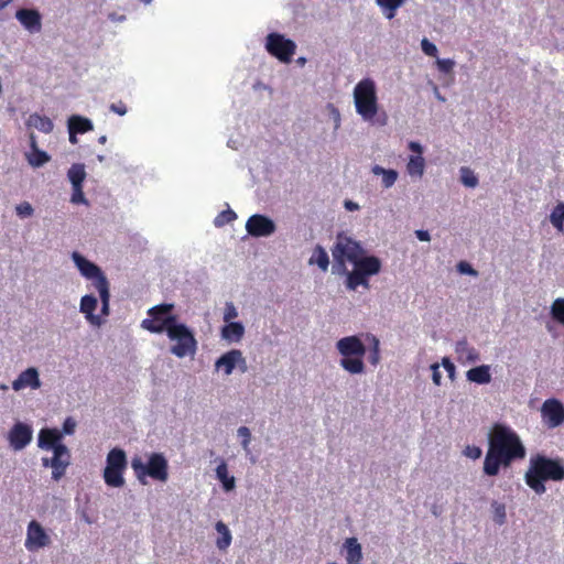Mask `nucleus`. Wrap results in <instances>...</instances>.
Instances as JSON below:
<instances>
[{
  "label": "nucleus",
  "instance_id": "1",
  "mask_svg": "<svg viewBox=\"0 0 564 564\" xmlns=\"http://www.w3.org/2000/svg\"><path fill=\"white\" fill-rule=\"evenodd\" d=\"M527 451L519 435L505 424H494L488 435V449L482 470L489 477L499 474L500 468H509L513 462L523 459Z\"/></svg>",
  "mask_w": 564,
  "mask_h": 564
},
{
  "label": "nucleus",
  "instance_id": "2",
  "mask_svg": "<svg viewBox=\"0 0 564 564\" xmlns=\"http://www.w3.org/2000/svg\"><path fill=\"white\" fill-rule=\"evenodd\" d=\"M524 480L536 495H543L546 491L545 481L564 480V464L561 459H553L541 454L532 456Z\"/></svg>",
  "mask_w": 564,
  "mask_h": 564
},
{
  "label": "nucleus",
  "instance_id": "3",
  "mask_svg": "<svg viewBox=\"0 0 564 564\" xmlns=\"http://www.w3.org/2000/svg\"><path fill=\"white\" fill-rule=\"evenodd\" d=\"M338 352L343 356L339 364L347 372L360 375L365 372L362 360L366 354V346L358 336H347L336 343Z\"/></svg>",
  "mask_w": 564,
  "mask_h": 564
},
{
  "label": "nucleus",
  "instance_id": "4",
  "mask_svg": "<svg viewBox=\"0 0 564 564\" xmlns=\"http://www.w3.org/2000/svg\"><path fill=\"white\" fill-rule=\"evenodd\" d=\"M131 467L142 485L147 484V477L160 482L169 479V463L162 453H152L147 463H143L140 457H134Z\"/></svg>",
  "mask_w": 564,
  "mask_h": 564
},
{
  "label": "nucleus",
  "instance_id": "5",
  "mask_svg": "<svg viewBox=\"0 0 564 564\" xmlns=\"http://www.w3.org/2000/svg\"><path fill=\"white\" fill-rule=\"evenodd\" d=\"M356 112L365 120L372 121L378 112L376 84L371 78L361 79L354 88Z\"/></svg>",
  "mask_w": 564,
  "mask_h": 564
},
{
  "label": "nucleus",
  "instance_id": "6",
  "mask_svg": "<svg viewBox=\"0 0 564 564\" xmlns=\"http://www.w3.org/2000/svg\"><path fill=\"white\" fill-rule=\"evenodd\" d=\"M166 336L172 343L170 347L172 355L177 358L195 355L197 340L193 330L186 324L177 321L172 327H169Z\"/></svg>",
  "mask_w": 564,
  "mask_h": 564
},
{
  "label": "nucleus",
  "instance_id": "7",
  "mask_svg": "<svg viewBox=\"0 0 564 564\" xmlns=\"http://www.w3.org/2000/svg\"><path fill=\"white\" fill-rule=\"evenodd\" d=\"M174 305L163 303L151 307L148 311L149 317L143 319L141 327L153 334L166 333L177 321V315L173 314Z\"/></svg>",
  "mask_w": 564,
  "mask_h": 564
},
{
  "label": "nucleus",
  "instance_id": "8",
  "mask_svg": "<svg viewBox=\"0 0 564 564\" xmlns=\"http://www.w3.org/2000/svg\"><path fill=\"white\" fill-rule=\"evenodd\" d=\"M127 455L123 449L115 447L109 451L106 458L104 480L106 485L120 488L124 485L123 473L127 469Z\"/></svg>",
  "mask_w": 564,
  "mask_h": 564
},
{
  "label": "nucleus",
  "instance_id": "9",
  "mask_svg": "<svg viewBox=\"0 0 564 564\" xmlns=\"http://www.w3.org/2000/svg\"><path fill=\"white\" fill-rule=\"evenodd\" d=\"M364 253L365 251L358 241L343 234L337 236L336 242L332 248L334 261L343 272H346V262L354 264Z\"/></svg>",
  "mask_w": 564,
  "mask_h": 564
},
{
  "label": "nucleus",
  "instance_id": "10",
  "mask_svg": "<svg viewBox=\"0 0 564 564\" xmlns=\"http://www.w3.org/2000/svg\"><path fill=\"white\" fill-rule=\"evenodd\" d=\"M267 51L279 61L289 63L295 54L296 45L292 40L279 33H270L265 42Z\"/></svg>",
  "mask_w": 564,
  "mask_h": 564
},
{
  "label": "nucleus",
  "instance_id": "11",
  "mask_svg": "<svg viewBox=\"0 0 564 564\" xmlns=\"http://www.w3.org/2000/svg\"><path fill=\"white\" fill-rule=\"evenodd\" d=\"M541 415L549 429L557 427L564 423V405L557 399H547L542 404Z\"/></svg>",
  "mask_w": 564,
  "mask_h": 564
},
{
  "label": "nucleus",
  "instance_id": "12",
  "mask_svg": "<svg viewBox=\"0 0 564 564\" xmlns=\"http://www.w3.org/2000/svg\"><path fill=\"white\" fill-rule=\"evenodd\" d=\"M72 259L75 262V264L78 268L82 275H84L86 279H89L93 281L91 285L95 289L99 288L100 280H107V278L104 274V272L101 271V269L97 264L87 260L79 252L74 251L72 254Z\"/></svg>",
  "mask_w": 564,
  "mask_h": 564
},
{
  "label": "nucleus",
  "instance_id": "13",
  "mask_svg": "<svg viewBox=\"0 0 564 564\" xmlns=\"http://www.w3.org/2000/svg\"><path fill=\"white\" fill-rule=\"evenodd\" d=\"M51 544V539L43 527L35 520H32L26 530L25 547L33 552Z\"/></svg>",
  "mask_w": 564,
  "mask_h": 564
},
{
  "label": "nucleus",
  "instance_id": "14",
  "mask_svg": "<svg viewBox=\"0 0 564 564\" xmlns=\"http://www.w3.org/2000/svg\"><path fill=\"white\" fill-rule=\"evenodd\" d=\"M246 229L252 237H268L275 231V224L269 217L256 214L247 220Z\"/></svg>",
  "mask_w": 564,
  "mask_h": 564
},
{
  "label": "nucleus",
  "instance_id": "15",
  "mask_svg": "<svg viewBox=\"0 0 564 564\" xmlns=\"http://www.w3.org/2000/svg\"><path fill=\"white\" fill-rule=\"evenodd\" d=\"M70 463V454L66 446H56L53 451V457L50 459L52 467V478L59 480L66 473Z\"/></svg>",
  "mask_w": 564,
  "mask_h": 564
},
{
  "label": "nucleus",
  "instance_id": "16",
  "mask_svg": "<svg viewBox=\"0 0 564 564\" xmlns=\"http://www.w3.org/2000/svg\"><path fill=\"white\" fill-rule=\"evenodd\" d=\"M8 440L14 451H21L32 441V429L28 424L18 422L10 430Z\"/></svg>",
  "mask_w": 564,
  "mask_h": 564
},
{
  "label": "nucleus",
  "instance_id": "17",
  "mask_svg": "<svg viewBox=\"0 0 564 564\" xmlns=\"http://www.w3.org/2000/svg\"><path fill=\"white\" fill-rule=\"evenodd\" d=\"M236 366H238L242 372L247 370L246 359L238 349L227 351L216 361V368L223 369L226 375H230Z\"/></svg>",
  "mask_w": 564,
  "mask_h": 564
},
{
  "label": "nucleus",
  "instance_id": "18",
  "mask_svg": "<svg viewBox=\"0 0 564 564\" xmlns=\"http://www.w3.org/2000/svg\"><path fill=\"white\" fill-rule=\"evenodd\" d=\"M408 147L412 152L416 153V155H411L409 158L406 172L411 176L421 177L424 174L425 169V160L422 156L423 147L416 141H410Z\"/></svg>",
  "mask_w": 564,
  "mask_h": 564
},
{
  "label": "nucleus",
  "instance_id": "19",
  "mask_svg": "<svg viewBox=\"0 0 564 564\" xmlns=\"http://www.w3.org/2000/svg\"><path fill=\"white\" fill-rule=\"evenodd\" d=\"M62 438L63 433L57 429H42L39 433L37 445L42 449L54 451L56 446H65Z\"/></svg>",
  "mask_w": 564,
  "mask_h": 564
},
{
  "label": "nucleus",
  "instance_id": "20",
  "mask_svg": "<svg viewBox=\"0 0 564 564\" xmlns=\"http://www.w3.org/2000/svg\"><path fill=\"white\" fill-rule=\"evenodd\" d=\"M41 387V381L39 378V372L35 368L31 367L26 370L22 371L18 378L12 382V388L15 391H20L25 388L39 389Z\"/></svg>",
  "mask_w": 564,
  "mask_h": 564
},
{
  "label": "nucleus",
  "instance_id": "21",
  "mask_svg": "<svg viewBox=\"0 0 564 564\" xmlns=\"http://www.w3.org/2000/svg\"><path fill=\"white\" fill-rule=\"evenodd\" d=\"M19 22L30 32H39L41 30V14L33 9H20L15 13Z\"/></svg>",
  "mask_w": 564,
  "mask_h": 564
},
{
  "label": "nucleus",
  "instance_id": "22",
  "mask_svg": "<svg viewBox=\"0 0 564 564\" xmlns=\"http://www.w3.org/2000/svg\"><path fill=\"white\" fill-rule=\"evenodd\" d=\"M30 148L31 151L26 154V160L31 166L40 167L50 162L51 156L45 151L39 149L34 133L30 134Z\"/></svg>",
  "mask_w": 564,
  "mask_h": 564
},
{
  "label": "nucleus",
  "instance_id": "23",
  "mask_svg": "<svg viewBox=\"0 0 564 564\" xmlns=\"http://www.w3.org/2000/svg\"><path fill=\"white\" fill-rule=\"evenodd\" d=\"M97 304L98 302L96 296L91 294L84 295L80 300V312L85 314L90 324L99 326L102 323L101 316L94 314V311L97 308Z\"/></svg>",
  "mask_w": 564,
  "mask_h": 564
},
{
  "label": "nucleus",
  "instance_id": "24",
  "mask_svg": "<svg viewBox=\"0 0 564 564\" xmlns=\"http://www.w3.org/2000/svg\"><path fill=\"white\" fill-rule=\"evenodd\" d=\"M354 267L358 269L366 276L375 275L380 272L381 262L375 256L364 257L361 256L354 262Z\"/></svg>",
  "mask_w": 564,
  "mask_h": 564
},
{
  "label": "nucleus",
  "instance_id": "25",
  "mask_svg": "<svg viewBox=\"0 0 564 564\" xmlns=\"http://www.w3.org/2000/svg\"><path fill=\"white\" fill-rule=\"evenodd\" d=\"M455 351L458 360L462 362H476L479 359V352L467 340H459L455 345Z\"/></svg>",
  "mask_w": 564,
  "mask_h": 564
},
{
  "label": "nucleus",
  "instance_id": "26",
  "mask_svg": "<svg viewBox=\"0 0 564 564\" xmlns=\"http://www.w3.org/2000/svg\"><path fill=\"white\" fill-rule=\"evenodd\" d=\"M347 564H361V545L356 538H349L345 542Z\"/></svg>",
  "mask_w": 564,
  "mask_h": 564
},
{
  "label": "nucleus",
  "instance_id": "27",
  "mask_svg": "<svg viewBox=\"0 0 564 564\" xmlns=\"http://www.w3.org/2000/svg\"><path fill=\"white\" fill-rule=\"evenodd\" d=\"M466 377L469 381L478 384H487L491 381L490 368L481 365L467 371Z\"/></svg>",
  "mask_w": 564,
  "mask_h": 564
},
{
  "label": "nucleus",
  "instance_id": "28",
  "mask_svg": "<svg viewBox=\"0 0 564 564\" xmlns=\"http://www.w3.org/2000/svg\"><path fill=\"white\" fill-rule=\"evenodd\" d=\"M94 129L93 122L85 117L74 115L68 119V132L86 133Z\"/></svg>",
  "mask_w": 564,
  "mask_h": 564
},
{
  "label": "nucleus",
  "instance_id": "29",
  "mask_svg": "<svg viewBox=\"0 0 564 564\" xmlns=\"http://www.w3.org/2000/svg\"><path fill=\"white\" fill-rule=\"evenodd\" d=\"M245 334L241 323L230 322L221 329V336L228 341H239Z\"/></svg>",
  "mask_w": 564,
  "mask_h": 564
},
{
  "label": "nucleus",
  "instance_id": "30",
  "mask_svg": "<svg viewBox=\"0 0 564 564\" xmlns=\"http://www.w3.org/2000/svg\"><path fill=\"white\" fill-rule=\"evenodd\" d=\"M28 123L29 126L34 127L35 129L44 133L52 132L54 128L53 121L48 117L41 116L37 113L31 115Z\"/></svg>",
  "mask_w": 564,
  "mask_h": 564
},
{
  "label": "nucleus",
  "instance_id": "31",
  "mask_svg": "<svg viewBox=\"0 0 564 564\" xmlns=\"http://www.w3.org/2000/svg\"><path fill=\"white\" fill-rule=\"evenodd\" d=\"M372 173L375 175H382V185L384 188L391 187L398 180V172L395 170H386L380 165H375L372 167Z\"/></svg>",
  "mask_w": 564,
  "mask_h": 564
},
{
  "label": "nucleus",
  "instance_id": "32",
  "mask_svg": "<svg viewBox=\"0 0 564 564\" xmlns=\"http://www.w3.org/2000/svg\"><path fill=\"white\" fill-rule=\"evenodd\" d=\"M215 528L219 534V538L216 541V545L219 550H226L231 543V533L223 521H218Z\"/></svg>",
  "mask_w": 564,
  "mask_h": 564
},
{
  "label": "nucleus",
  "instance_id": "33",
  "mask_svg": "<svg viewBox=\"0 0 564 564\" xmlns=\"http://www.w3.org/2000/svg\"><path fill=\"white\" fill-rule=\"evenodd\" d=\"M367 278L368 276L354 267V270L347 273V288L349 290H356L359 285L368 288L369 284Z\"/></svg>",
  "mask_w": 564,
  "mask_h": 564
},
{
  "label": "nucleus",
  "instance_id": "34",
  "mask_svg": "<svg viewBox=\"0 0 564 564\" xmlns=\"http://www.w3.org/2000/svg\"><path fill=\"white\" fill-rule=\"evenodd\" d=\"M216 476L221 481L226 491L232 490L235 487V478L229 476L227 464L223 460L216 468Z\"/></svg>",
  "mask_w": 564,
  "mask_h": 564
},
{
  "label": "nucleus",
  "instance_id": "35",
  "mask_svg": "<svg viewBox=\"0 0 564 564\" xmlns=\"http://www.w3.org/2000/svg\"><path fill=\"white\" fill-rule=\"evenodd\" d=\"M99 293L101 301V315H109V302H110V291H109V282L108 280H100L99 288L96 289Z\"/></svg>",
  "mask_w": 564,
  "mask_h": 564
},
{
  "label": "nucleus",
  "instance_id": "36",
  "mask_svg": "<svg viewBox=\"0 0 564 564\" xmlns=\"http://www.w3.org/2000/svg\"><path fill=\"white\" fill-rule=\"evenodd\" d=\"M68 178L73 185V187L83 186V182L86 177V172L83 164H74L68 170Z\"/></svg>",
  "mask_w": 564,
  "mask_h": 564
},
{
  "label": "nucleus",
  "instance_id": "37",
  "mask_svg": "<svg viewBox=\"0 0 564 564\" xmlns=\"http://www.w3.org/2000/svg\"><path fill=\"white\" fill-rule=\"evenodd\" d=\"M551 224L558 230L564 232V203H558L550 215Z\"/></svg>",
  "mask_w": 564,
  "mask_h": 564
},
{
  "label": "nucleus",
  "instance_id": "38",
  "mask_svg": "<svg viewBox=\"0 0 564 564\" xmlns=\"http://www.w3.org/2000/svg\"><path fill=\"white\" fill-rule=\"evenodd\" d=\"M316 263L323 271H326L329 265V258L327 252L322 246H316L313 257L310 259V263Z\"/></svg>",
  "mask_w": 564,
  "mask_h": 564
},
{
  "label": "nucleus",
  "instance_id": "39",
  "mask_svg": "<svg viewBox=\"0 0 564 564\" xmlns=\"http://www.w3.org/2000/svg\"><path fill=\"white\" fill-rule=\"evenodd\" d=\"M551 315L554 321L564 326V299H556L551 306Z\"/></svg>",
  "mask_w": 564,
  "mask_h": 564
},
{
  "label": "nucleus",
  "instance_id": "40",
  "mask_svg": "<svg viewBox=\"0 0 564 564\" xmlns=\"http://www.w3.org/2000/svg\"><path fill=\"white\" fill-rule=\"evenodd\" d=\"M405 0H377L378 6L382 9L388 10L386 14L388 19H392L395 14V10L402 6Z\"/></svg>",
  "mask_w": 564,
  "mask_h": 564
},
{
  "label": "nucleus",
  "instance_id": "41",
  "mask_svg": "<svg viewBox=\"0 0 564 564\" xmlns=\"http://www.w3.org/2000/svg\"><path fill=\"white\" fill-rule=\"evenodd\" d=\"M236 218H237V215L234 210H231V209L223 210L221 213H219L216 216V218L214 220V225L216 227H223L226 224L234 221Z\"/></svg>",
  "mask_w": 564,
  "mask_h": 564
},
{
  "label": "nucleus",
  "instance_id": "42",
  "mask_svg": "<svg viewBox=\"0 0 564 564\" xmlns=\"http://www.w3.org/2000/svg\"><path fill=\"white\" fill-rule=\"evenodd\" d=\"M462 182L465 186L475 187L478 184V178L468 167H462Z\"/></svg>",
  "mask_w": 564,
  "mask_h": 564
},
{
  "label": "nucleus",
  "instance_id": "43",
  "mask_svg": "<svg viewBox=\"0 0 564 564\" xmlns=\"http://www.w3.org/2000/svg\"><path fill=\"white\" fill-rule=\"evenodd\" d=\"M368 359L372 366H377L380 361L379 340L376 337L372 338V347L370 349Z\"/></svg>",
  "mask_w": 564,
  "mask_h": 564
},
{
  "label": "nucleus",
  "instance_id": "44",
  "mask_svg": "<svg viewBox=\"0 0 564 564\" xmlns=\"http://www.w3.org/2000/svg\"><path fill=\"white\" fill-rule=\"evenodd\" d=\"M421 47L425 55L432 56V57L437 56V53H438L437 47L435 46V44L430 42L427 39L422 40Z\"/></svg>",
  "mask_w": 564,
  "mask_h": 564
},
{
  "label": "nucleus",
  "instance_id": "45",
  "mask_svg": "<svg viewBox=\"0 0 564 564\" xmlns=\"http://www.w3.org/2000/svg\"><path fill=\"white\" fill-rule=\"evenodd\" d=\"M17 214L20 217H30L33 215V207L30 203L23 202L15 207Z\"/></svg>",
  "mask_w": 564,
  "mask_h": 564
},
{
  "label": "nucleus",
  "instance_id": "46",
  "mask_svg": "<svg viewBox=\"0 0 564 564\" xmlns=\"http://www.w3.org/2000/svg\"><path fill=\"white\" fill-rule=\"evenodd\" d=\"M436 65H437V68L440 72L448 74L453 70L455 63H454V61H452L449 58H446V59L438 58L436 61Z\"/></svg>",
  "mask_w": 564,
  "mask_h": 564
},
{
  "label": "nucleus",
  "instance_id": "47",
  "mask_svg": "<svg viewBox=\"0 0 564 564\" xmlns=\"http://www.w3.org/2000/svg\"><path fill=\"white\" fill-rule=\"evenodd\" d=\"M70 202L74 204H87V200L83 192V186L73 187Z\"/></svg>",
  "mask_w": 564,
  "mask_h": 564
},
{
  "label": "nucleus",
  "instance_id": "48",
  "mask_svg": "<svg viewBox=\"0 0 564 564\" xmlns=\"http://www.w3.org/2000/svg\"><path fill=\"white\" fill-rule=\"evenodd\" d=\"M238 435L242 438L241 445L245 449H248V446L251 441V433L250 430L246 426H240L238 429Z\"/></svg>",
  "mask_w": 564,
  "mask_h": 564
},
{
  "label": "nucleus",
  "instance_id": "49",
  "mask_svg": "<svg viewBox=\"0 0 564 564\" xmlns=\"http://www.w3.org/2000/svg\"><path fill=\"white\" fill-rule=\"evenodd\" d=\"M464 454L471 458V459H478L480 458L481 454H482V451L480 447L476 446V445H468L466 446V448L464 449Z\"/></svg>",
  "mask_w": 564,
  "mask_h": 564
},
{
  "label": "nucleus",
  "instance_id": "50",
  "mask_svg": "<svg viewBox=\"0 0 564 564\" xmlns=\"http://www.w3.org/2000/svg\"><path fill=\"white\" fill-rule=\"evenodd\" d=\"M238 316V312L232 303H227L224 313L225 322L230 323L231 319Z\"/></svg>",
  "mask_w": 564,
  "mask_h": 564
},
{
  "label": "nucleus",
  "instance_id": "51",
  "mask_svg": "<svg viewBox=\"0 0 564 564\" xmlns=\"http://www.w3.org/2000/svg\"><path fill=\"white\" fill-rule=\"evenodd\" d=\"M457 269L463 274L477 275V271L466 261H460Z\"/></svg>",
  "mask_w": 564,
  "mask_h": 564
},
{
  "label": "nucleus",
  "instance_id": "52",
  "mask_svg": "<svg viewBox=\"0 0 564 564\" xmlns=\"http://www.w3.org/2000/svg\"><path fill=\"white\" fill-rule=\"evenodd\" d=\"M442 365L445 368V370L447 371L448 377L451 379H454L456 368H455V365L451 361V359L448 357H444L442 359Z\"/></svg>",
  "mask_w": 564,
  "mask_h": 564
},
{
  "label": "nucleus",
  "instance_id": "53",
  "mask_svg": "<svg viewBox=\"0 0 564 564\" xmlns=\"http://www.w3.org/2000/svg\"><path fill=\"white\" fill-rule=\"evenodd\" d=\"M76 422L72 417H67L63 423V433L73 434L75 432Z\"/></svg>",
  "mask_w": 564,
  "mask_h": 564
},
{
  "label": "nucleus",
  "instance_id": "54",
  "mask_svg": "<svg viewBox=\"0 0 564 564\" xmlns=\"http://www.w3.org/2000/svg\"><path fill=\"white\" fill-rule=\"evenodd\" d=\"M431 370H432V380H433V382L436 386H440L441 384L442 376H441V372H440L438 364H433L431 366Z\"/></svg>",
  "mask_w": 564,
  "mask_h": 564
},
{
  "label": "nucleus",
  "instance_id": "55",
  "mask_svg": "<svg viewBox=\"0 0 564 564\" xmlns=\"http://www.w3.org/2000/svg\"><path fill=\"white\" fill-rule=\"evenodd\" d=\"M111 111L119 116H123L127 113V107L122 101H119L117 104H111L110 106Z\"/></svg>",
  "mask_w": 564,
  "mask_h": 564
},
{
  "label": "nucleus",
  "instance_id": "56",
  "mask_svg": "<svg viewBox=\"0 0 564 564\" xmlns=\"http://www.w3.org/2000/svg\"><path fill=\"white\" fill-rule=\"evenodd\" d=\"M415 235H416L417 239L421 241H430V239H431V236H430L429 231H426V230H416Z\"/></svg>",
  "mask_w": 564,
  "mask_h": 564
},
{
  "label": "nucleus",
  "instance_id": "57",
  "mask_svg": "<svg viewBox=\"0 0 564 564\" xmlns=\"http://www.w3.org/2000/svg\"><path fill=\"white\" fill-rule=\"evenodd\" d=\"M345 206H346V208H347V209H349V210H356V209H358V205H357L356 203H354V202H350V200H347V202L345 203Z\"/></svg>",
  "mask_w": 564,
  "mask_h": 564
},
{
  "label": "nucleus",
  "instance_id": "58",
  "mask_svg": "<svg viewBox=\"0 0 564 564\" xmlns=\"http://www.w3.org/2000/svg\"><path fill=\"white\" fill-rule=\"evenodd\" d=\"M76 134L77 133L69 132V142L72 144H76L78 142Z\"/></svg>",
  "mask_w": 564,
  "mask_h": 564
},
{
  "label": "nucleus",
  "instance_id": "59",
  "mask_svg": "<svg viewBox=\"0 0 564 564\" xmlns=\"http://www.w3.org/2000/svg\"><path fill=\"white\" fill-rule=\"evenodd\" d=\"M12 0H0V10L4 9Z\"/></svg>",
  "mask_w": 564,
  "mask_h": 564
},
{
  "label": "nucleus",
  "instance_id": "60",
  "mask_svg": "<svg viewBox=\"0 0 564 564\" xmlns=\"http://www.w3.org/2000/svg\"><path fill=\"white\" fill-rule=\"evenodd\" d=\"M50 459H51V458H48V457H43V458H42V465H43L44 467H51Z\"/></svg>",
  "mask_w": 564,
  "mask_h": 564
},
{
  "label": "nucleus",
  "instance_id": "61",
  "mask_svg": "<svg viewBox=\"0 0 564 564\" xmlns=\"http://www.w3.org/2000/svg\"><path fill=\"white\" fill-rule=\"evenodd\" d=\"M106 141H107V137H106V135H101V137H99V139H98V142H99V143H101V144H105V143H106Z\"/></svg>",
  "mask_w": 564,
  "mask_h": 564
}]
</instances>
